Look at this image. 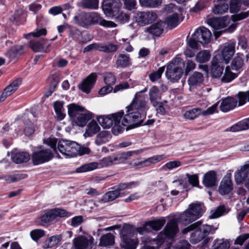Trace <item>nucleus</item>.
I'll return each mask as SVG.
<instances>
[{
  "instance_id": "nucleus-56",
  "label": "nucleus",
  "mask_w": 249,
  "mask_h": 249,
  "mask_svg": "<svg viewBox=\"0 0 249 249\" xmlns=\"http://www.w3.org/2000/svg\"><path fill=\"white\" fill-rule=\"evenodd\" d=\"M164 71V67H160L157 71L153 72L149 74V77L152 82H155L161 77V76Z\"/></svg>"
},
{
  "instance_id": "nucleus-23",
  "label": "nucleus",
  "mask_w": 249,
  "mask_h": 249,
  "mask_svg": "<svg viewBox=\"0 0 249 249\" xmlns=\"http://www.w3.org/2000/svg\"><path fill=\"white\" fill-rule=\"evenodd\" d=\"M178 231V224L175 220H170L168 222L164 229L165 235L169 238L174 237Z\"/></svg>"
},
{
  "instance_id": "nucleus-16",
  "label": "nucleus",
  "mask_w": 249,
  "mask_h": 249,
  "mask_svg": "<svg viewBox=\"0 0 249 249\" xmlns=\"http://www.w3.org/2000/svg\"><path fill=\"white\" fill-rule=\"evenodd\" d=\"M94 238L90 237L89 239L84 236H79L73 240V245L76 249H88L89 246L93 244Z\"/></svg>"
},
{
  "instance_id": "nucleus-9",
  "label": "nucleus",
  "mask_w": 249,
  "mask_h": 249,
  "mask_svg": "<svg viewBox=\"0 0 249 249\" xmlns=\"http://www.w3.org/2000/svg\"><path fill=\"white\" fill-rule=\"evenodd\" d=\"M134 18L139 25L144 26L155 21L158 15L153 11L138 12L135 14Z\"/></svg>"
},
{
  "instance_id": "nucleus-64",
  "label": "nucleus",
  "mask_w": 249,
  "mask_h": 249,
  "mask_svg": "<svg viewBox=\"0 0 249 249\" xmlns=\"http://www.w3.org/2000/svg\"><path fill=\"white\" fill-rule=\"evenodd\" d=\"M184 66L185 67V72L186 74H188L189 72L193 70L196 68V64L195 63L190 59H187L184 62Z\"/></svg>"
},
{
  "instance_id": "nucleus-61",
  "label": "nucleus",
  "mask_w": 249,
  "mask_h": 249,
  "mask_svg": "<svg viewBox=\"0 0 249 249\" xmlns=\"http://www.w3.org/2000/svg\"><path fill=\"white\" fill-rule=\"evenodd\" d=\"M240 8V0H231L230 5V10L232 13L238 12Z\"/></svg>"
},
{
  "instance_id": "nucleus-47",
  "label": "nucleus",
  "mask_w": 249,
  "mask_h": 249,
  "mask_svg": "<svg viewBox=\"0 0 249 249\" xmlns=\"http://www.w3.org/2000/svg\"><path fill=\"white\" fill-rule=\"evenodd\" d=\"M49 80L51 83L50 87L49 93H46L45 94L46 97H48L51 95L52 93L54 91L59 81L58 77L55 75L51 76L49 77Z\"/></svg>"
},
{
  "instance_id": "nucleus-36",
  "label": "nucleus",
  "mask_w": 249,
  "mask_h": 249,
  "mask_svg": "<svg viewBox=\"0 0 249 249\" xmlns=\"http://www.w3.org/2000/svg\"><path fill=\"white\" fill-rule=\"evenodd\" d=\"M179 23V16L177 13L168 15L165 19V23L171 29L176 27Z\"/></svg>"
},
{
  "instance_id": "nucleus-53",
  "label": "nucleus",
  "mask_w": 249,
  "mask_h": 249,
  "mask_svg": "<svg viewBox=\"0 0 249 249\" xmlns=\"http://www.w3.org/2000/svg\"><path fill=\"white\" fill-rule=\"evenodd\" d=\"M228 9V4L227 3H223L222 4L215 5L213 8V11L215 14H223L227 12Z\"/></svg>"
},
{
  "instance_id": "nucleus-12",
  "label": "nucleus",
  "mask_w": 249,
  "mask_h": 249,
  "mask_svg": "<svg viewBox=\"0 0 249 249\" xmlns=\"http://www.w3.org/2000/svg\"><path fill=\"white\" fill-rule=\"evenodd\" d=\"M193 36L201 44H207L210 42L212 35L210 31L203 27L196 29Z\"/></svg>"
},
{
  "instance_id": "nucleus-7",
  "label": "nucleus",
  "mask_w": 249,
  "mask_h": 249,
  "mask_svg": "<svg viewBox=\"0 0 249 249\" xmlns=\"http://www.w3.org/2000/svg\"><path fill=\"white\" fill-rule=\"evenodd\" d=\"M134 185V182L121 183L118 185L116 189L108 191L105 194L101 200L104 203L112 201L123 194L124 191L132 188Z\"/></svg>"
},
{
  "instance_id": "nucleus-43",
  "label": "nucleus",
  "mask_w": 249,
  "mask_h": 249,
  "mask_svg": "<svg viewBox=\"0 0 249 249\" xmlns=\"http://www.w3.org/2000/svg\"><path fill=\"white\" fill-rule=\"evenodd\" d=\"M119 48L117 45L111 43H100V51L105 53H113L116 52Z\"/></svg>"
},
{
  "instance_id": "nucleus-38",
  "label": "nucleus",
  "mask_w": 249,
  "mask_h": 249,
  "mask_svg": "<svg viewBox=\"0 0 249 249\" xmlns=\"http://www.w3.org/2000/svg\"><path fill=\"white\" fill-rule=\"evenodd\" d=\"M114 243V236L110 233L102 235L100 239L99 246L108 247Z\"/></svg>"
},
{
  "instance_id": "nucleus-29",
  "label": "nucleus",
  "mask_w": 249,
  "mask_h": 249,
  "mask_svg": "<svg viewBox=\"0 0 249 249\" xmlns=\"http://www.w3.org/2000/svg\"><path fill=\"white\" fill-rule=\"evenodd\" d=\"M100 130V127L97 122L94 120H92L87 125L84 136L85 138L92 137L98 132Z\"/></svg>"
},
{
  "instance_id": "nucleus-33",
  "label": "nucleus",
  "mask_w": 249,
  "mask_h": 249,
  "mask_svg": "<svg viewBox=\"0 0 249 249\" xmlns=\"http://www.w3.org/2000/svg\"><path fill=\"white\" fill-rule=\"evenodd\" d=\"M63 105L64 102L61 101H56L53 103V108L56 114L55 117L59 121L64 119L66 116Z\"/></svg>"
},
{
  "instance_id": "nucleus-41",
  "label": "nucleus",
  "mask_w": 249,
  "mask_h": 249,
  "mask_svg": "<svg viewBox=\"0 0 249 249\" xmlns=\"http://www.w3.org/2000/svg\"><path fill=\"white\" fill-rule=\"evenodd\" d=\"M237 77V74L232 72L229 66L225 68L223 75L221 79V81L224 83H230Z\"/></svg>"
},
{
  "instance_id": "nucleus-49",
  "label": "nucleus",
  "mask_w": 249,
  "mask_h": 249,
  "mask_svg": "<svg viewBox=\"0 0 249 249\" xmlns=\"http://www.w3.org/2000/svg\"><path fill=\"white\" fill-rule=\"evenodd\" d=\"M140 4L146 7H156L161 3V0H139Z\"/></svg>"
},
{
  "instance_id": "nucleus-8",
  "label": "nucleus",
  "mask_w": 249,
  "mask_h": 249,
  "mask_svg": "<svg viewBox=\"0 0 249 249\" xmlns=\"http://www.w3.org/2000/svg\"><path fill=\"white\" fill-rule=\"evenodd\" d=\"M234 178L237 183H244L249 189V162L241 166L234 173Z\"/></svg>"
},
{
  "instance_id": "nucleus-15",
  "label": "nucleus",
  "mask_w": 249,
  "mask_h": 249,
  "mask_svg": "<svg viewBox=\"0 0 249 249\" xmlns=\"http://www.w3.org/2000/svg\"><path fill=\"white\" fill-rule=\"evenodd\" d=\"M90 25L92 24H99L101 26L106 27L114 28L117 24L113 21L106 20L103 19L97 13H89Z\"/></svg>"
},
{
  "instance_id": "nucleus-39",
  "label": "nucleus",
  "mask_w": 249,
  "mask_h": 249,
  "mask_svg": "<svg viewBox=\"0 0 249 249\" xmlns=\"http://www.w3.org/2000/svg\"><path fill=\"white\" fill-rule=\"evenodd\" d=\"M68 114L71 119L80 114L79 112H83L86 110L84 107L74 103L70 104L68 106Z\"/></svg>"
},
{
  "instance_id": "nucleus-37",
  "label": "nucleus",
  "mask_w": 249,
  "mask_h": 249,
  "mask_svg": "<svg viewBox=\"0 0 249 249\" xmlns=\"http://www.w3.org/2000/svg\"><path fill=\"white\" fill-rule=\"evenodd\" d=\"M243 55L240 53H237L233 58L231 64V68L232 70L238 71L244 65Z\"/></svg>"
},
{
  "instance_id": "nucleus-44",
  "label": "nucleus",
  "mask_w": 249,
  "mask_h": 249,
  "mask_svg": "<svg viewBox=\"0 0 249 249\" xmlns=\"http://www.w3.org/2000/svg\"><path fill=\"white\" fill-rule=\"evenodd\" d=\"M195 230L191 234L190 238V241L192 244H196L205 238L201 232V230H199L198 228Z\"/></svg>"
},
{
  "instance_id": "nucleus-34",
  "label": "nucleus",
  "mask_w": 249,
  "mask_h": 249,
  "mask_svg": "<svg viewBox=\"0 0 249 249\" xmlns=\"http://www.w3.org/2000/svg\"><path fill=\"white\" fill-rule=\"evenodd\" d=\"M117 68H125L131 65L130 58L129 55L121 53L118 55L116 62Z\"/></svg>"
},
{
  "instance_id": "nucleus-58",
  "label": "nucleus",
  "mask_w": 249,
  "mask_h": 249,
  "mask_svg": "<svg viewBox=\"0 0 249 249\" xmlns=\"http://www.w3.org/2000/svg\"><path fill=\"white\" fill-rule=\"evenodd\" d=\"M130 15L124 12H120L116 18L117 21L121 23H124L128 22L130 19Z\"/></svg>"
},
{
  "instance_id": "nucleus-18",
  "label": "nucleus",
  "mask_w": 249,
  "mask_h": 249,
  "mask_svg": "<svg viewBox=\"0 0 249 249\" xmlns=\"http://www.w3.org/2000/svg\"><path fill=\"white\" fill-rule=\"evenodd\" d=\"M84 112V113L78 114L71 119L73 124L83 127L92 118L93 114L91 112L87 110H85Z\"/></svg>"
},
{
  "instance_id": "nucleus-32",
  "label": "nucleus",
  "mask_w": 249,
  "mask_h": 249,
  "mask_svg": "<svg viewBox=\"0 0 249 249\" xmlns=\"http://www.w3.org/2000/svg\"><path fill=\"white\" fill-rule=\"evenodd\" d=\"M249 129V118L239 122L227 129V131L235 132Z\"/></svg>"
},
{
  "instance_id": "nucleus-42",
  "label": "nucleus",
  "mask_w": 249,
  "mask_h": 249,
  "mask_svg": "<svg viewBox=\"0 0 249 249\" xmlns=\"http://www.w3.org/2000/svg\"><path fill=\"white\" fill-rule=\"evenodd\" d=\"M230 247V242L224 239H217L214 240L212 249H228Z\"/></svg>"
},
{
  "instance_id": "nucleus-50",
  "label": "nucleus",
  "mask_w": 249,
  "mask_h": 249,
  "mask_svg": "<svg viewBox=\"0 0 249 249\" xmlns=\"http://www.w3.org/2000/svg\"><path fill=\"white\" fill-rule=\"evenodd\" d=\"M228 212L224 206H220L217 209L213 211H211V214L209 216L210 218H216L224 213Z\"/></svg>"
},
{
  "instance_id": "nucleus-59",
  "label": "nucleus",
  "mask_w": 249,
  "mask_h": 249,
  "mask_svg": "<svg viewBox=\"0 0 249 249\" xmlns=\"http://www.w3.org/2000/svg\"><path fill=\"white\" fill-rule=\"evenodd\" d=\"M181 163L179 160L170 161L165 163L162 167L163 169L172 170L180 166Z\"/></svg>"
},
{
  "instance_id": "nucleus-13",
  "label": "nucleus",
  "mask_w": 249,
  "mask_h": 249,
  "mask_svg": "<svg viewBox=\"0 0 249 249\" xmlns=\"http://www.w3.org/2000/svg\"><path fill=\"white\" fill-rule=\"evenodd\" d=\"M165 158L166 156L164 155H155L147 158L141 161L134 162L133 163V166L136 169H140L148 167L151 165L157 163Z\"/></svg>"
},
{
  "instance_id": "nucleus-62",
  "label": "nucleus",
  "mask_w": 249,
  "mask_h": 249,
  "mask_svg": "<svg viewBox=\"0 0 249 249\" xmlns=\"http://www.w3.org/2000/svg\"><path fill=\"white\" fill-rule=\"evenodd\" d=\"M123 1L125 9L131 11L136 9V1L135 0H123Z\"/></svg>"
},
{
  "instance_id": "nucleus-14",
  "label": "nucleus",
  "mask_w": 249,
  "mask_h": 249,
  "mask_svg": "<svg viewBox=\"0 0 249 249\" xmlns=\"http://www.w3.org/2000/svg\"><path fill=\"white\" fill-rule=\"evenodd\" d=\"M207 22L214 29L219 30L228 26L231 22V18L227 17L221 18H209L207 19Z\"/></svg>"
},
{
  "instance_id": "nucleus-46",
  "label": "nucleus",
  "mask_w": 249,
  "mask_h": 249,
  "mask_svg": "<svg viewBox=\"0 0 249 249\" xmlns=\"http://www.w3.org/2000/svg\"><path fill=\"white\" fill-rule=\"evenodd\" d=\"M164 219H160L154 221H149L147 223L149 231L153 229L155 231L160 230L165 223Z\"/></svg>"
},
{
  "instance_id": "nucleus-45",
  "label": "nucleus",
  "mask_w": 249,
  "mask_h": 249,
  "mask_svg": "<svg viewBox=\"0 0 249 249\" xmlns=\"http://www.w3.org/2000/svg\"><path fill=\"white\" fill-rule=\"evenodd\" d=\"M210 57L211 54L210 52L206 50H203L197 53L196 60L199 63H203L209 61Z\"/></svg>"
},
{
  "instance_id": "nucleus-30",
  "label": "nucleus",
  "mask_w": 249,
  "mask_h": 249,
  "mask_svg": "<svg viewBox=\"0 0 249 249\" xmlns=\"http://www.w3.org/2000/svg\"><path fill=\"white\" fill-rule=\"evenodd\" d=\"M164 23L162 21H158L146 28V32L156 36H160L163 32Z\"/></svg>"
},
{
  "instance_id": "nucleus-2",
  "label": "nucleus",
  "mask_w": 249,
  "mask_h": 249,
  "mask_svg": "<svg viewBox=\"0 0 249 249\" xmlns=\"http://www.w3.org/2000/svg\"><path fill=\"white\" fill-rule=\"evenodd\" d=\"M67 157H73L77 155H83L90 153V149L81 146L74 141L62 140L59 141L56 149Z\"/></svg>"
},
{
  "instance_id": "nucleus-55",
  "label": "nucleus",
  "mask_w": 249,
  "mask_h": 249,
  "mask_svg": "<svg viewBox=\"0 0 249 249\" xmlns=\"http://www.w3.org/2000/svg\"><path fill=\"white\" fill-rule=\"evenodd\" d=\"M55 218L53 210L47 212L40 217L41 221L43 223H47L53 221Z\"/></svg>"
},
{
  "instance_id": "nucleus-19",
  "label": "nucleus",
  "mask_w": 249,
  "mask_h": 249,
  "mask_svg": "<svg viewBox=\"0 0 249 249\" xmlns=\"http://www.w3.org/2000/svg\"><path fill=\"white\" fill-rule=\"evenodd\" d=\"M21 83V79H17L7 86L0 97V102H3L7 97L14 93L18 89Z\"/></svg>"
},
{
  "instance_id": "nucleus-4",
  "label": "nucleus",
  "mask_w": 249,
  "mask_h": 249,
  "mask_svg": "<svg viewBox=\"0 0 249 249\" xmlns=\"http://www.w3.org/2000/svg\"><path fill=\"white\" fill-rule=\"evenodd\" d=\"M119 160L117 156H107L100 160L98 162H92L85 164L76 169V172L82 173L92 171L96 168H101L119 163Z\"/></svg>"
},
{
  "instance_id": "nucleus-57",
  "label": "nucleus",
  "mask_w": 249,
  "mask_h": 249,
  "mask_svg": "<svg viewBox=\"0 0 249 249\" xmlns=\"http://www.w3.org/2000/svg\"><path fill=\"white\" fill-rule=\"evenodd\" d=\"M47 34V30L45 28H42L36 30V31L31 32L27 34H25L24 36L26 38H28L30 36H33L36 37H38L42 36H45Z\"/></svg>"
},
{
  "instance_id": "nucleus-40",
  "label": "nucleus",
  "mask_w": 249,
  "mask_h": 249,
  "mask_svg": "<svg viewBox=\"0 0 249 249\" xmlns=\"http://www.w3.org/2000/svg\"><path fill=\"white\" fill-rule=\"evenodd\" d=\"M61 235H53L45 240L43 248L47 249L54 247L57 245L61 240Z\"/></svg>"
},
{
  "instance_id": "nucleus-27",
  "label": "nucleus",
  "mask_w": 249,
  "mask_h": 249,
  "mask_svg": "<svg viewBox=\"0 0 249 249\" xmlns=\"http://www.w3.org/2000/svg\"><path fill=\"white\" fill-rule=\"evenodd\" d=\"M73 20L75 23L83 27L90 25L89 13H81L74 16Z\"/></svg>"
},
{
  "instance_id": "nucleus-25",
  "label": "nucleus",
  "mask_w": 249,
  "mask_h": 249,
  "mask_svg": "<svg viewBox=\"0 0 249 249\" xmlns=\"http://www.w3.org/2000/svg\"><path fill=\"white\" fill-rule=\"evenodd\" d=\"M120 4L119 0H105L102 8L104 11L110 13L115 12L120 7Z\"/></svg>"
},
{
  "instance_id": "nucleus-52",
  "label": "nucleus",
  "mask_w": 249,
  "mask_h": 249,
  "mask_svg": "<svg viewBox=\"0 0 249 249\" xmlns=\"http://www.w3.org/2000/svg\"><path fill=\"white\" fill-rule=\"evenodd\" d=\"M30 235L33 240L37 241L45 235V231L41 229H36L31 231Z\"/></svg>"
},
{
  "instance_id": "nucleus-20",
  "label": "nucleus",
  "mask_w": 249,
  "mask_h": 249,
  "mask_svg": "<svg viewBox=\"0 0 249 249\" xmlns=\"http://www.w3.org/2000/svg\"><path fill=\"white\" fill-rule=\"evenodd\" d=\"M203 184L207 187H213L217 185V175L214 171L212 170L207 172L203 176Z\"/></svg>"
},
{
  "instance_id": "nucleus-26",
  "label": "nucleus",
  "mask_w": 249,
  "mask_h": 249,
  "mask_svg": "<svg viewBox=\"0 0 249 249\" xmlns=\"http://www.w3.org/2000/svg\"><path fill=\"white\" fill-rule=\"evenodd\" d=\"M235 43H231L225 46L222 51V56L226 64H228L235 53Z\"/></svg>"
},
{
  "instance_id": "nucleus-31",
  "label": "nucleus",
  "mask_w": 249,
  "mask_h": 249,
  "mask_svg": "<svg viewBox=\"0 0 249 249\" xmlns=\"http://www.w3.org/2000/svg\"><path fill=\"white\" fill-rule=\"evenodd\" d=\"M11 159L16 163H21L26 162L30 159V155L26 152H14L12 153Z\"/></svg>"
},
{
  "instance_id": "nucleus-63",
  "label": "nucleus",
  "mask_w": 249,
  "mask_h": 249,
  "mask_svg": "<svg viewBox=\"0 0 249 249\" xmlns=\"http://www.w3.org/2000/svg\"><path fill=\"white\" fill-rule=\"evenodd\" d=\"M30 46L32 50L35 52H42L43 51V44L41 42L31 41Z\"/></svg>"
},
{
  "instance_id": "nucleus-24",
  "label": "nucleus",
  "mask_w": 249,
  "mask_h": 249,
  "mask_svg": "<svg viewBox=\"0 0 249 249\" xmlns=\"http://www.w3.org/2000/svg\"><path fill=\"white\" fill-rule=\"evenodd\" d=\"M149 97L150 103L154 107H156L161 99V93L157 87L153 86L150 89Z\"/></svg>"
},
{
  "instance_id": "nucleus-10",
  "label": "nucleus",
  "mask_w": 249,
  "mask_h": 249,
  "mask_svg": "<svg viewBox=\"0 0 249 249\" xmlns=\"http://www.w3.org/2000/svg\"><path fill=\"white\" fill-rule=\"evenodd\" d=\"M131 229L124 228L121 232V236L123 239V247L125 249H136L138 246L139 241L137 238L131 239Z\"/></svg>"
},
{
  "instance_id": "nucleus-22",
  "label": "nucleus",
  "mask_w": 249,
  "mask_h": 249,
  "mask_svg": "<svg viewBox=\"0 0 249 249\" xmlns=\"http://www.w3.org/2000/svg\"><path fill=\"white\" fill-rule=\"evenodd\" d=\"M203 80V76L201 73L197 71L194 72L188 80L190 90H192L193 89L200 86L202 83Z\"/></svg>"
},
{
  "instance_id": "nucleus-3",
  "label": "nucleus",
  "mask_w": 249,
  "mask_h": 249,
  "mask_svg": "<svg viewBox=\"0 0 249 249\" xmlns=\"http://www.w3.org/2000/svg\"><path fill=\"white\" fill-rule=\"evenodd\" d=\"M44 142L50 146L51 149L39 147L35 151L32 155V160L34 165H38L49 161L53 157V152H56L57 139L56 138L47 139L44 141Z\"/></svg>"
},
{
  "instance_id": "nucleus-1",
  "label": "nucleus",
  "mask_w": 249,
  "mask_h": 249,
  "mask_svg": "<svg viewBox=\"0 0 249 249\" xmlns=\"http://www.w3.org/2000/svg\"><path fill=\"white\" fill-rule=\"evenodd\" d=\"M148 107L146 101L139 93H136L130 104L126 107L127 113L123 117L124 112L119 111L107 115L99 116L96 119L104 128H112L115 135L123 132L126 126V130L137 127L142 124V115Z\"/></svg>"
},
{
  "instance_id": "nucleus-51",
  "label": "nucleus",
  "mask_w": 249,
  "mask_h": 249,
  "mask_svg": "<svg viewBox=\"0 0 249 249\" xmlns=\"http://www.w3.org/2000/svg\"><path fill=\"white\" fill-rule=\"evenodd\" d=\"M218 229L217 227H213L209 225H204L201 227H198L199 230H201V232L204 237L207 236L209 233L213 234L215 231Z\"/></svg>"
},
{
  "instance_id": "nucleus-28",
  "label": "nucleus",
  "mask_w": 249,
  "mask_h": 249,
  "mask_svg": "<svg viewBox=\"0 0 249 249\" xmlns=\"http://www.w3.org/2000/svg\"><path fill=\"white\" fill-rule=\"evenodd\" d=\"M232 189V182L229 177H225L220 182L219 187V192L221 195H225L230 193Z\"/></svg>"
},
{
  "instance_id": "nucleus-60",
  "label": "nucleus",
  "mask_w": 249,
  "mask_h": 249,
  "mask_svg": "<svg viewBox=\"0 0 249 249\" xmlns=\"http://www.w3.org/2000/svg\"><path fill=\"white\" fill-rule=\"evenodd\" d=\"M239 106L245 104L246 101H249V91L247 92H239L238 93Z\"/></svg>"
},
{
  "instance_id": "nucleus-17",
  "label": "nucleus",
  "mask_w": 249,
  "mask_h": 249,
  "mask_svg": "<svg viewBox=\"0 0 249 249\" xmlns=\"http://www.w3.org/2000/svg\"><path fill=\"white\" fill-rule=\"evenodd\" d=\"M96 78L95 73H91L79 85V88L84 92L89 93L95 84Z\"/></svg>"
},
{
  "instance_id": "nucleus-35",
  "label": "nucleus",
  "mask_w": 249,
  "mask_h": 249,
  "mask_svg": "<svg viewBox=\"0 0 249 249\" xmlns=\"http://www.w3.org/2000/svg\"><path fill=\"white\" fill-rule=\"evenodd\" d=\"M111 136L109 132L106 130L100 132L96 136L95 143L97 145L105 144L110 140Z\"/></svg>"
},
{
  "instance_id": "nucleus-21",
  "label": "nucleus",
  "mask_w": 249,
  "mask_h": 249,
  "mask_svg": "<svg viewBox=\"0 0 249 249\" xmlns=\"http://www.w3.org/2000/svg\"><path fill=\"white\" fill-rule=\"evenodd\" d=\"M237 100L231 97H227L223 99L220 106L221 111L226 112L233 109L237 105Z\"/></svg>"
},
{
  "instance_id": "nucleus-48",
  "label": "nucleus",
  "mask_w": 249,
  "mask_h": 249,
  "mask_svg": "<svg viewBox=\"0 0 249 249\" xmlns=\"http://www.w3.org/2000/svg\"><path fill=\"white\" fill-rule=\"evenodd\" d=\"M201 114V111L199 108H196L188 110L184 114L185 118L189 120H193Z\"/></svg>"
},
{
  "instance_id": "nucleus-5",
  "label": "nucleus",
  "mask_w": 249,
  "mask_h": 249,
  "mask_svg": "<svg viewBox=\"0 0 249 249\" xmlns=\"http://www.w3.org/2000/svg\"><path fill=\"white\" fill-rule=\"evenodd\" d=\"M184 66L183 60L176 57L167 67L166 75L167 78L173 82L178 81L183 74Z\"/></svg>"
},
{
  "instance_id": "nucleus-54",
  "label": "nucleus",
  "mask_w": 249,
  "mask_h": 249,
  "mask_svg": "<svg viewBox=\"0 0 249 249\" xmlns=\"http://www.w3.org/2000/svg\"><path fill=\"white\" fill-rule=\"evenodd\" d=\"M98 3V0H83L82 2L83 7L89 9H97Z\"/></svg>"
},
{
  "instance_id": "nucleus-6",
  "label": "nucleus",
  "mask_w": 249,
  "mask_h": 249,
  "mask_svg": "<svg viewBox=\"0 0 249 249\" xmlns=\"http://www.w3.org/2000/svg\"><path fill=\"white\" fill-rule=\"evenodd\" d=\"M203 213L202 206L198 203L191 204L188 209L182 213L179 218L180 222L186 225L199 218Z\"/></svg>"
},
{
  "instance_id": "nucleus-11",
  "label": "nucleus",
  "mask_w": 249,
  "mask_h": 249,
  "mask_svg": "<svg viewBox=\"0 0 249 249\" xmlns=\"http://www.w3.org/2000/svg\"><path fill=\"white\" fill-rule=\"evenodd\" d=\"M224 67L223 61L220 59V56H215L211 61V74L214 78L220 77L223 73Z\"/></svg>"
}]
</instances>
